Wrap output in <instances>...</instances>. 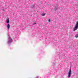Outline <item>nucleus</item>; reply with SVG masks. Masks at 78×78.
Instances as JSON below:
<instances>
[{"mask_svg":"<svg viewBox=\"0 0 78 78\" xmlns=\"http://www.w3.org/2000/svg\"><path fill=\"white\" fill-rule=\"evenodd\" d=\"M54 10H55V11H56V10H57V7H55L54 9Z\"/></svg>","mask_w":78,"mask_h":78,"instance_id":"nucleus-7","label":"nucleus"},{"mask_svg":"<svg viewBox=\"0 0 78 78\" xmlns=\"http://www.w3.org/2000/svg\"><path fill=\"white\" fill-rule=\"evenodd\" d=\"M36 24V23H34L33 25H35V24Z\"/></svg>","mask_w":78,"mask_h":78,"instance_id":"nucleus-12","label":"nucleus"},{"mask_svg":"<svg viewBox=\"0 0 78 78\" xmlns=\"http://www.w3.org/2000/svg\"><path fill=\"white\" fill-rule=\"evenodd\" d=\"M3 11H5V9H3Z\"/></svg>","mask_w":78,"mask_h":78,"instance_id":"nucleus-11","label":"nucleus"},{"mask_svg":"<svg viewBox=\"0 0 78 78\" xmlns=\"http://www.w3.org/2000/svg\"><path fill=\"white\" fill-rule=\"evenodd\" d=\"M45 13H43L42 15V16H45Z\"/></svg>","mask_w":78,"mask_h":78,"instance_id":"nucleus-8","label":"nucleus"},{"mask_svg":"<svg viewBox=\"0 0 78 78\" xmlns=\"http://www.w3.org/2000/svg\"><path fill=\"white\" fill-rule=\"evenodd\" d=\"M7 26L8 29H9V27L10 26V25L8 23L7 24Z\"/></svg>","mask_w":78,"mask_h":78,"instance_id":"nucleus-4","label":"nucleus"},{"mask_svg":"<svg viewBox=\"0 0 78 78\" xmlns=\"http://www.w3.org/2000/svg\"><path fill=\"white\" fill-rule=\"evenodd\" d=\"M31 8H34V5H33L31 6Z\"/></svg>","mask_w":78,"mask_h":78,"instance_id":"nucleus-9","label":"nucleus"},{"mask_svg":"<svg viewBox=\"0 0 78 78\" xmlns=\"http://www.w3.org/2000/svg\"><path fill=\"white\" fill-rule=\"evenodd\" d=\"M69 72H68V75L67 76L68 78H70V76H71V75H72V74L71 73V69L69 70Z\"/></svg>","mask_w":78,"mask_h":78,"instance_id":"nucleus-2","label":"nucleus"},{"mask_svg":"<svg viewBox=\"0 0 78 78\" xmlns=\"http://www.w3.org/2000/svg\"><path fill=\"white\" fill-rule=\"evenodd\" d=\"M9 41H8V43L9 44V43H11L12 42V39H11V38L10 37H9Z\"/></svg>","mask_w":78,"mask_h":78,"instance_id":"nucleus-3","label":"nucleus"},{"mask_svg":"<svg viewBox=\"0 0 78 78\" xmlns=\"http://www.w3.org/2000/svg\"><path fill=\"white\" fill-rule=\"evenodd\" d=\"M48 21L49 22H51V20H50V19H49Z\"/></svg>","mask_w":78,"mask_h":78,"instance_id":"nucleus-10","label":"nucleus"},{"mask_svg":"<svg viewBox=\"0 0 78 78\" xmlns=\"http://www.w3.org/2000/svg\"><path fill=\"white\" fill-rule=\"evenodd\" d=\"M77 29H78V22L76 23V24L75 26V27L73 29V31H75Z\"/></svg>","mask_w":78,"mask_h":78,"instance_id":"nucleus-1","label":"nucleus"},{"mask_svg":"<svg viewBox=\"0 0 78 78\" xmlns=\"http://www.w3.org/2000/svg\"><path fill=\"white\" fill-rule=\"evenodd\" d=\"M75 37H76V38H77V37H78V34H77L76 35Z\"/></svg>","mask_w":78,"mask_h":78,"instance_id":"nucleus-6","label":"nucleus"},{"mask_svg":"<svg viewBox=\"0 0 78 78\" xmlns=\"http://www.w3.org/2000/svg\"><path fill=\"white\" fill-rule=\"evenodd\" d=\"M7 23H9V19H8L7 20Z\"/></svg>","mask_w":78,"mask_h":78,"instance_id":"nucleus-5","label":"nucleus"}]
</instances>
